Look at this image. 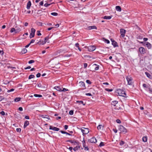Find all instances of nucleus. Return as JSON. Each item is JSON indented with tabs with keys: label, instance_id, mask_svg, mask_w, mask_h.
Listing matches in <instances>:
<instances>
[{
	"label": "nucleus",
	"instance_id": "f257e3e1",
	"mask_svg": "<svg viewBox=\"0 0 152 152\" xmlns=\"http://www.w3.org/2000/svg\"><path fill=\"white\" fill-rule=\"evenodd\" d=\"M116 93L117 94V95L123 97H126V94L124 91L121 89H118L116 91Z\"/></svg>",
	"mask_w": 152,
	"mask_h": 152
},
{
	"label": "nucleus",
	"instance_id": "f03ea898",
	"mask_svg": "<svg viewBox=\"0 0 152 152\" xmlns=\"http://www.w3.org/2000/svg\"><path fill=\"white\" fill-rule=\"evenodd\" d=\"M126 79L127 82L128 84L132 85L133 83V79L130 76H127L126 77Z\"/></svg>",
	"mask_w": 152,
	"mask_h": 152
},
{
	"label": "nucleus",
	"instance_id": "7ed1b4c3",
	"mask_svg": "<svg viewBox=\"0 0 152 152\" xmlns=\"http://www.w3.org/2000/svg\"><path fill=\"white\" fill-rule=\"evenodd\" d=\"M35 31V30L34 28H31L29 37L30 38H31L34 37Z\"/></svg>",
	"mask_w": 152,
	"mask_h": 152
},
{
	"label": "nucleus",
	"instance_id": "20e7f679",
	"mask_svg": "<svg viewBox=\"0 0 152 152\" xmlns=\"http://www.w3.org/2000/svg\"><path fill=\"white\" fill-rule=\"evenodd\" d=\"M119 129L121 132H124V133L126 132V129L122 125H120Z\"/></svg>",
	"mask_w": 152,
	"mask_h": 152
},
{
	"label": "nucleus",
	"instance_id": "39448f33",
	"mask_svg": "<svg viewBox=\"0 0 152 152\" xmlns=\"http://www.w3.org/2000/svg\"><path fill=\"white\" fill-rule=\"evenodd\" d=\"M81 131L84 134H87L89 132V129L88 128H83L81 129Z\"/></svg>",
	"mask_w": 152,
	"mask_h": 152
},
{
	"label": "nucleus",
	"instance_id": "423d86ee",
	"mask_svg": "<svg viewBox=\"0 0 152 152\" xmlns=\"http://www.w3.org/2000/svg\"><path fill=\"white\" fill-rule=\"evenodd\" d=\"M120 31L121 36L122 37H123L125 36L126 32V30L123 29H121Z\"/></svg>",
	"mask_w": 152,
	"mask_h": 152
},
{
	"label": "nucleus",
	"instance_id": "0eeeda50",
	"mask_svg": "<svg viewBox=\"0 0 152 152\" xmlns=\"http://www.w3.org/2000/svg\"><path fill=\"white\" fill-rule=\"evenodd\" d=\"M96 47L94 46H90L88 47V49L89 51H92L96 49Z\"/></svg>",
	"mask_w": 152,
	"mask_h": 152
},
{
	"label": "nucleus",
	"instance_id": "6e6552de",
	"mask_svg": "<svg viewBox=\"0 0 152 152\" xmlns=\"http://www.w3.org/2000/svg\"><path fill=\"white\" fill-rule=\"evenodd\" d=\"M88 141L91 143H95L97 141L96 138L94 137H92L91 139H89L88 140Z\"/></svg>",
	"mask_w": 152,
	"mask_h": 152
},
{
	"label": "nucleus",
	"instance_id": "1a4fd4ad",
	"mask_svg": "<svg viewBox=\"0 0 152 152\" xmlns=\"http://www.w3.org/2000/svg\"><path fill=\"white\" fill-rule=\"evenodd\" d=\"M139 50L140 53L142 54H144L145 53V49L142 47H140L139 48Z\"/></svg>",
	"mask_w": 152,
	"mask_h": 152
},
{
	"label": "nucleus",
	"instance_id": "9d476101",
	"mask_svg": "<svg viewBox=\"0 0 152 152\" xmlns=\"http://www.w3.org/2000/svg\"><path fill=\"white\" fill-rule=\"evenodd\" d=\"M49 129L55 131H58L59 130V128L55 127H53L51 126H50Z\"/></svg>",
	"mask_w": 152,
	"mask_h": 152
},
{
	"label": "nucleus",
	"instance_id": "9b49d317",
	"mask_svg": "<svg viewBox=\"0 0 152 152\" xmlns=\"http://www.w3.org/2000/svg\"><path fill=\"white\" fill-rule=\"evenodd\" d=\"M37 86L40 88L41 90H44L45 89H46L45 87V86H42L40 83H39L37 84Z\"/></svg>",
	"mask_w": 152,
	"mask_h": 152
},
{
	"label": "nucleus",
	"instance_id": "f8f14e48",
	"mask_svg": "<svg viewBox=\"0 0 152 152\" xmlns=\"http://www.w3.org/2000/svg\"><path fill=\"white\" fill-rule=\"evenodd\" d=\"M67 142H70V143L73 144L74 145H78L79 143V142L74 140H68Z\"/></svg>",
	"mask_w": 152,
	"mask_h": 152
},
{
	"label": "nucleus",
	"instance_id": "ddd939ff",
	"mask_svg": "<svg viewBox=\"0 0 152 152\" xmlns=\"http://www.w3.org/2000/svg\"><path fill=\"white\" fill-rule=\"evenodd\" d=\"M104 127V125H99L97 127V129L98 130H102Z\"/></svg>",
	"mask_w": 152,
	"mask_h": 152
},
{
	"label": "nucleus",
	"instance_id": "4468645a",
	"mask_svg": "<svg viewBox=\"0 0 152 152\" xmlns=\"http://www.w3.org/2000/svg\"><path fill=\"white\" fill-rule=\"evenodd\" d=\"M80 86L81 87H83L84 88H86L85 83L83 82H80L79 83Z\"/></svg>",
	"mask_w": 152,
	"mask_h": 152
},
{
	"label": "nucleus",
	"instance_id": "2eb2a0df",
	"mask_svg": "<svg viewBox=\"0 0 152 152\" xmlns=\"http://www.w3.org/2000/svg\"><path fill=\"white\" fill-rule=\"evenodd\" d=\"M112 42V44L114 46V47H116L118 46V44L117 42H116L114 40H112L111 39Z\"/></svg>",
	"mask_w": 152,
	"mask_h": 152
},
{
	"label": "nucleus",
	"instance_id": "dca6fc26",
	"mask_svg": "<svg viewBox=\"0 0 152 152\" xmlns=\"http://www.w3.org/2000/svg\"><path fill=\"white\" fill-rule=\"evenodd\" d=\"M88 29L89 30L91 29H97V27L95 26H89L88 27Z\"/></svg>",
	"mask_w": 152,
	"mask_h": 152
},
{
	"label": "nucleus",
	"instance_id": "f3484780",
	"mask_svg": "<svg viewBox=\"0 0 152 152\" xmlns=\"http://www.w3.org/2000/svg\"><path fill=\"white\" fill-rule=\"evenodd\" d=\"M54 88L56 89L58 91H62V89L60 88V87L59 86H56L54 87Z\"/></svg>",
	"mask_w": 152,
	"mask_h": 152
},
{
	"label": "nucleus",
	"instance_id": "a211bd4d",
	"mask_svg": "<svg viewBox=\"0 0 152 152\" xmlns=\"http://www.w3.org/2000/svg\"><path fill=\"white\" fill-rule=\"evenodd\" d=\"M93 67L95 68V70H98L99 69V66H97L96 64H94L93 65Z\"/></svg>",
	"mask_w": 152,
	"mask_h": 152
},
{
	"label": "nucleus",
	"instance_id": "6ab92c4d",
	"mask_svg": "<svg viewBox=\"0 0 152 152\" xmlns=\"http://www.w3.org/2000/svg\"><path fill=\"white\" fill-rule=\"evenodd\" d=\"M29 124V121H25L24 123V128H25L26 127L28 126Z\"/></svg>",
	"mask_w": 152,
	"mask_h": 152
},
{
	"label": "nucleus",
	"instance_id": "aec40b11",
	"mask_svg": "<svg viewBox=\"0 0 152 152\" xmlns=\"http://www.w3.org/2000/svg\"><path fill=\"white\" fill-rule=\"evenodd\" d=\"M31 2L30 1H28V2L27 5V8L28 9H30L31 6Z\"/></svg>",
	"mask_w": 152,
	"mask_h": 152
},
{
	"label": "nucleus",
	"instance_id": "412c9836",
	"mask_svg": "<svg viewBox=\"0 0 152 152\" xmlns=\"http://www.w3.org/2000/svg\"><path fill=\"white\" fill-rule=\"evenodd\" d=\"M112 16H104L103 18V19L107 20H109L111 18Z\"/></svg>",
	"mask_w": 152,
	"mask_h": 152
},
{
	"label": "nucleus",
	"instance_id": "4be33fe9",
	"mask_svg": "<svg viewBox=\"0 0 152 152\" xmlns=\"http://www.w3.org/2000/svg\"><path fill=\"white\" fill-rule=\"evenodd\" d=\"M115 8L116 9V10L117 11H118L119 12H121V7L119 6H116L115 7Z\"/></svg>",
	"mask_w": 152,
	"mask_h": 152
},
{
	"label": "nucleus",
	"instance_id": "5701e85b",
	"mask_svg": "<svg viewBox=\"0 0 152 152\" xmlns=\"http://www.w3.org/2000/svg\"><path fill=\"white\" fill-rule=\"evenodd\" d=\"M145 45L148 47V49L151 48V45L148 42L146 43Z\"/></svg>",
	"mask_w": 152,
	"mask_h": 152
},
{
	"label": "nucleus",
	"instance_id": "b1692460",
	"mask_svg": "<svg viewBox=\"0 0 152 152\" xmlns=\"http://www.w3.org/2000/svg\"><path fill=\"white\" fill-rule=\"evenodd\" d=\"M46 42V41H43V40H42V41H40L39 42V43L40 44V45H44V44H45Z\"/></svg>",
	"mask_w": 152,
	"mask_h": 152
},
{
	"label": "nucleus",
	"instance_id": "393cba45",
	"mask_svg": "<svg viewBox=\"0 0 152 152\" xmlns=\"http://www.w3.org/2000/svg\"><path fill=\"white\" fill-rule=\"evenodd\" d=\"M118 103V102L116 101H114L112 102L111 104L114 106H115V105Z\"/></svg>",
	"mask_w": 152,
	"mask_h": 152
},
{
	"label": "nucleus",
	"instance_id": "a878e982",
	"mask_svg": "<svg viewBox=\"0 0 152 152\" xmlns=\"http://www.w3.org/2000/svg\"><path fill=\"white\" fill-rule=\"evenodd\" d=\"M80 148V146L78 145H77L74 148H73V150L75 151H76L77 150H78V149Z\"/></svg>",
	"mask_w": 152,
	"mask_h": 152
},
{
	"label": "nucleus",
	"instance_id": "bb28decb",
	"mask_svg": "<svg viewBox=\"0 0 152 152\" xmlns=\"http://www.w3.org/2000/svg\"><path fill=\"white\" fill-rule=\"evenodd\" d=\"M21 99V98L20 97H17L15 98L14 99L15 102H18L20 101Z\"/></svg>",
	"mask_w": 152,
	"mask_h": 152
},
{
	"label": "nucleus",
	"instance_id": "cd10ccee",
	"mask_svg": "<svg viewBox=\"0 0 152 152\" xmlns=\"http://www.w3.org/2000/svg\"><path fill=\"white\" fill-rule=\"evenodd\" d=\"M147 137L146 136H145L143 137L142 138V141L144 142H147Z\"/></svg>",
	"mask_w": 152,
	"mask_h": 152
},
{
	"label": "nucleus",
	"instance_id": "c85d7f7f",
	"mask_svg": "<svg viewBox=\"0 0 152 152\" xmlns=\"http://www.w3.org/2000/svg\"><path fill=\"white\" fill-rule=\"evenodd\" d=\"M27 51V50L25 48L23 49L21 51V52L23 54L26 53Z\"/></svg>",
	"mask_w": 152,
	"mask_h": 152
},
{
	"label": "nucleus",
	"instance_id": "c756f323",
	"mask_svg": "<svg viewBox=\"0 0 152 152\" xmlns=\"http://www.w3.org/2000/svg\"><path fill=\"white\" fill-rule=\"evenodd\" d=\"M145 74L148 77L150 78H151V76L150 74L148 72H145Z\"/></svg>",
	"mask_w": 152,
	"mask_h": 152
},
{
	"label": "nucleus",
	"instance_id": "7c9ffc66",
	"mask_svg": "<svg viewBox=\"0 0 152 152\" xmlns=\"http://www.w3.org/2000/svg\"><path fill=\"white\" fill-rule=\"evenodd\" d=\"M60 132H61L62 134H67L69 135H70V134H69V133H68L66 132H64L63 131H60Z\"/></svg>",
	"mask_w": 152,
	"mask_h": 152
},
{
	"label": "nucleus",
	"instance_id": "2f4dec72",
	"mask_svg": "<svg viewBox=\"0 0 152 152\" xmlns=\"http://www.w3.org/2000/svg\"><path fill=\"white\" fill-rule=\"evenodd\" d=\"M34 96L35 97H41L42 96L41 95L34 94Z\"/></svg>",
	"mask_w": 152,
	"mask_h": 152
},
{
	"label": "nucleus",
	"instance_id": "473e14b6",
	"mask_svg": "<svg viewBox=\"0 0 152 152\" xmlns=\"http://www.w3.org/2000/svg\"><path fill=\"white\" fill-rule=\"evenodd\" d=\"M16 30V33H18L21 31V29L20 28H19L15 29Z\"/></svg>",
	"mask_w": 152,
	"mask_h": 152
},
{
	"label": "nucleus",
	"instance_id": "72a5a7b5",
	"mask_svg": "<svg viewBox=\"0 0 152 152\" xmlns=\"http://www.w3.org/2000/svg\"><path fill=\"white\" fill-rule=\"evenodd\" d=\"M10 31L11 33L15 32V33H16V30L14 28H11Z\"/></svg>",
	"mask_w": 152,
	"mask_h": 152
},
{
	"label": "nucleus",
	"instance_id": "f704fd0d",
	"mask_svg": "<svg viewBox=\"0 0 152 152\" xmlns=\"http://www.w3.org/2000/svg\"><path fill=\"white\" fill-rule=\"evenodd\" d=\"M35 77L34 75H29L28 77V79H31L32 78H34Z\"/></svg>",
	"mask_w": 152,
	"mask_h": 152
},
{
	"label": "nucleus",
	"instance_id": "c9c22d12",
	"mask_svg": "<svg viewBox=\"0 0 152 152\" xmlns=\"http://www.w3.org/2000/svg\"><path fill=\"white\" fill-rule=\"evenodd\" d=\"M104 145V142H101V143H100L99 145V146H100V147H101L102 146H103Z\"/></svg>",
	"mask_w": 152,
	"mask_h": 152
},
{
	"label": "nucleus",
	"instance_id": "e433bc0d",
	"mask_svg": "<svg viewBox=\"0 0 152 152\" xmlns=\"http://www.w3.org/2000/svg\"><path fill=\"white\" fill-rule=\"evenodd\" d=\"M77 103H80L82 104H83V105H85V104H84L83 103V101H77Z\"/></svg>",
	"mask_w": 152,
	"mask_h": 152
},
{
	"label": "nucleus",
	"instance_id": "4c0bfd02",
	"mask_svg": "<svg viewBox=\"0 0 152 152\" xmlns=\"http://www.w3.org/2000/svg\"><path fill=\"white\" fill-rule=\"evenodd\" d=\"M14 90V88H12L10 90H8L7 91V92L8 93H10L11 92L13 91Z\"/></svg>",
	"mask_w": 152,
	"mask_h": 152
},
{
	"label": "nucleus",
	"instance_id": "58836bf2",
	"mask_svg": "<svg viewBox=\"0 0 152 152\" xmlns=\"http://www.w3.org/2000/svg\"><path fill=\"white\" fill-rule=\"evenodd\" d=\"M51 15L53 16H57L58 15V13L56 12H52Z\"/></svg>",
	"mask_w": 152,
	"mask_h": 152
},
{
	"label": "nucleus",
	"instance_id": "ea45409f",
	"mask_svg": "<svg viewBox=\"0 0 152 152\" xmlns=\"http://www.w3.org/2000/svg\"><path fill=\"white\" fill-rule=\"evenodd\" d=\"M83 143V147H85L86 146V142L84 140L82 142Z\"/></svg>",
	"mask_w": 152,
	"mask_h": 152
},
{
	"label": "nucleus",
	"instance_id": "a19ab883",
	"mask_svg": "<svg viewBox=\"0 0 152 152\" xmlns=\"http://www.w3.org/2000/svg\"><path fill=\"white\" fill-rule=\"evenodd\" d=\"M49 39V37L48 36H47L45 38V41L46 42Z\"/></svg>",
	"mask_w": 152,
	"mask_h": 152
},
{
	"label": "nucleus",
	"instance_id": "79ce46f5",
	"mask_svg": "<svg viewBox=\"0 0 152 152\" xmlns=\"http://www.w3.org/2000/svg\"><path fill=\"white\" fill-rule=\"evenodd\" d=\"M124 142L122 141H120V145H122L124 144Z\"/></svg>",
	"mask_w": 152,
	"mask_h": 152
},
{
	"label": "nucleus",
	"instance_id": "37998d69",
	"mask_svg": "<svg viewBox=\"0 0 152 152\" xmlns=\"http://www.w3.org/2000/svg\"><path fill=\"white\" fill-rule=\"evenodd\" d=\"M72 56V54H66L64 56V57H70Z\"/></svg>",
	"mask_w": 152,
	"mask_h": 152
},
{
	"label": "nucleus",
	"instance_id": "c03bdc74",
	"mask_svg": "<svg viewBox=\"0 0 152 152\" xmlns=\"http://www.w3.org/2000/svg\"><path fill=\"white\" fill-rule=\"evenodd\" d=\"M69 114L70 115H72L73 114V110H70L69 112Z\"/></svg>",
	"mask_w": 152,
	"mask_h": 152
},
{
	"label": "nucleus",
	"instance_id": "a18cd8bd",
	"mask_svg": "<svg viewBox=\"0 0 152 152\" xmlns=\"http://www.w3.org/2000/svg\"><path fill=\"white\" fill-rule=\"evenodd\" d=\"M105 90L106 91H113V89H109L108 88H106Z\"/></svg>",
	"mask_w": 152,
	"mask_h": 152
},
{
	"label": "nucleus",
	"instance_id": "49530a36",
	"mask_svg": "<svg viewBox=\"0 0 152 152\" xmlns=\"http://www.w3.org/2000/svg\"><path fill=\"white\" fill-rule=\"evenodd\" d=\"M34 62V61L33 60H31L29 61L28 63L29 64H31L33 63Z\"/></svg>",
	"mask_w": 152,
	"mask_h": 152
},
{
	"label": "nucleus",
	"instance_id": "de8ad7c7",
	"mask_svg": "<svg viewBox=\"0 0 152 152\" xmlns=\"http://www.w3.org/2000/svg\"><path fill=\"white\" fill-rule=\"evenodd\" d=\"M16 130L18 132H20L21 130L20 128H17Z\"/></svg>",
	"mask_w": 152,
	"mask_h": 152
},
{
	"label": "nucleus",
	"instance_id": "09e8293b",
	"mask_svg": "<svg viewBox=\"0 0 152 152\" xmlns=\"http://www.w3.org/2000/svg\"><path fill=\"white\" fill-rule=\"evenodd\" d=\"M37 35H38V36H40V35H41V33H40V31H37Z\"/></svg>",
	"mask_w": 152,
	"mask_h": 152
},
{
	"label": "nucleus",
	"instance_id": "8fccbe9b",
	"mask_svg": "<svg viewBox=\"0 0 152 152\" xmlns=\"http://www.w3.org/2000/svg\"><path fill=\"white\" fill-rule=\"evenodd\" d=\"M86 82L89 84H91V81L89 80H86Z\"/></svg>",
	"mask_w": 152,
	"mask_h": 152
},
{
	"label": "nucleus",
	"instance_id": "3c124183",
	"mask_svg": "<svg viewBox=\"0 0 152 152\" xmlns=\"http://www.w3.org/2000/svg\"><path fill=\"white\" fill-rule=\"evenodd\" d=\"M116 122L120 124L121 123L120 120L119 119H117L116 120Z\"/></svg>",
	"mask_w": 152,
	"mask_h": 152
},
{
	"label": "nucleus",
	"instance_id": "603ef678",
	"mask_svg": "<svg viewBox=\"0 0 152 152\" xmlns=\"http://www.w3.org/2000/svg\"><path fill=\"white\" fill-rule=\"evenodd\" d=\"M68 91V89L64 88H63L62 90V91Z\"/></svg>",
	"mask_w": 152,
	"mask_h": 152
},
{
	"label": "nucleus",
	"instance_id": "864d4df0",
	"mask_svg": "<svg viewBox=\"0 0 152 152\" xmlns=\"http://www.w3.org/2000/svg\"><path fill=\"white\" fill-rule=\"evenodd\" d=\"M41 74L40 73H38L37 74L36 76L37 77H39L40 76Z\"/></svg>",
	"mask_w": 152,
	"mask_h": 152
},
{
	"label": "nucleus",
	"instance_id": "5fc2aeb1",
	"mask_svg": "<svg viewBox=\"0 0 152 152\" xmlns=\"http://www.w3.org/2000/svg\"><path fill=\"white\" fill-rule=\"evenodd\" d=\"M84 147V150L86 151H87L89 149L87 146H85Z\"/></svg>",
	"mask_w": 152,
	"mask_h": 152
},
{
	"label": "nucleus",
	"instance_id": "6e6d98bb",
	"mask_svg": "<svg viewBox=\"0 0 152 152\" xmlns=\"http://www.w3.org/2000/svg\"><path fill=\"white\" fill-rule=\"evenodd\" d=\"M50 4H44V6L46 7H48V6H49V5H50Z\"/></svg>",
	"mask_w": 152,
	"mask_h": 152
},
{
	"label": "nucleus",
	"instance_id": "4d7b16f0",
	"mask_svg": "<svg viewBox=\"0 0 152 152\" xmlns=\"http://www.w3.org/2000/svg\"><path fill=\"white\" fill-rule=\"evenodd\" d=\"M34 41H35L34 40L32 39L31 40V41L29 43H30V44H31V43H34Z\"/></svg>",
	"mask_w": 152,
	"mask_h": 152
},
{
	"label": "nucleus",
	"instance_id": "13d9d810",
	"mask_svg": "<svg viewBox=\"0 0 152 152\" xmlns=\"http://www.w3.org/2000/svg\"><path fill=\"white\" fill-rule=\"evenodd\" d=\"M1 114L2 115H5V113L4 111H2L1 112Z\"/></svg>",
	"mask_w": 152,
	"mask_h": 152
},
{
	"label": "nucleus",
	"instance_id": "bf43d9fd",
	"mask_svg": "<svg viewBox=\"0 0 152 152\" xmlns=\"http://www.w3.org/2000/svg\"><path fill=\"white\" fill-rule=\"evenodd\" d=\"M105 42H106L107 44H108L110 43V41L109 40H108V39H105Z\"/></svg>",
	"mask_w": 152,
	"mask_h": 152
},
{
	"label": "nucleus",
	"instance_id": "052dcab7",
	"mask_svg": "<svg viewBox=\"0 0 152 152\" xmlns=\"http://www.w3.org/2000/svg\"><path fill=\"white\" fill-rule=\"evenodd\" d=\"M87 66V64L86 63H85L84 65V68H86Z\"/></svg>",
	"mask_w": 152,
	"mask_h": 152
},
{
	"label": "nucleus",
	"instance_id": "680f3d73",
	"mask_svg": "<svg viewBox=\"0 0 152 152\" xmlns=\"http://www.w3.org/2000/svg\"><path fill=\"white\" fill-rule=\"evenodd\" d=\"M64 129L66 130L68 129V126L67 125H65L64 126Z\"/></svg>",
	"mask_w": 152,
	"mask_h": 152
},
{
	"label": "nucleus",
	"instance_id": "e2e57ef3",
	"mask_svg": "<svg viewBox=\"0 0 152 152\" xmlns=\"http://www.w3.org/2000/svg\"><path fill=\"white\" fill-rule=\"evenodd\" d=\"M31 68V67L30 66H28L26 67L25 68V69H30Z\"/></svg>",
	"mask_w": 152,
	"mask_h": 152
},
{
	"label": "nucleus",
	"instance_id": "0e129e2a",
	"mask_svg": "<svg viewBox=\"0 0 152 152\" xmlns=\"http://www.w3.org/2000/svg\"><path fill=\"white\" fill-rule=\"evenodd\" d=\"M75 46L77 48L79 47V44L78 43H77L75 44Z\"/></svg>",
	"mask_w": 152,
	"mask_h": 152
},
{
	"label": "nucleus",
	"instance_id": "69168bd1",
	"mask_svg": "<svg viewBox=\"0 0 152 152\" xmlns=\"http://www.w3.org/2000/svg\"><path fill=\"white\" fill-rule=\"evenodd\" d=\"M86 96H92L91 94V93H86Z\"/></svg>",
	"mask_w": 152,
	"mask_h": 152
},
{
	"label": "nucleus",
	"instance_id": "338daca9",
	"mask_svg": "<svg viewBox=\"0 0 152 152\" xmlns=\"http://www.w3.org/2000/svg\"><path fill=\"white\" fill-rule=\"evenodd\" d=\"M18 110H20V111H22L23 110V108L21 107H19V108H18Z\"/></svg>",
	"mask_w": 152,
	"mask_h": 152
},
{
	"label": "nucleus",
	"instance_id": "774afa93",
	"mask_svg": "<svg viewBox=\"0 0 152 152\" xmlns=\"http://www.w3.org/2000/svg\"><path fill=\"white\" fill-rule=\"evenodd\" d=\"M149 91L150 93H152V89L151 88H149Z\"/></svg>",
	"mask_w": 152,
	"mask_h": 152
}]
</instances>
